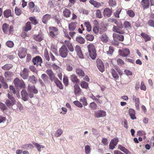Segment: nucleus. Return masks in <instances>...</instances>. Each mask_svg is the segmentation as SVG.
Listing matches in <instances>:
<instances>
[{"label": "nucleus", "mask_w": 154, "mask_h": 154, "mask_svg": "<svg viewBox=\"0 0 154 154\" xmlns=\"http://www.w3.org/2000/svg\"><path fill=\"white\" fill-rule=\"evenodd\" d=\"M44 56L47 60L49 61L50 60V58L47 49H45V51Z\"/></svg>", "instance_id": "864d4df0"}, {"label": "nucleus", "mask_w": 154, "mask_h": 154, "mask_svg": "<svg viewBox=\"0 0 154 154\" xmlns=\"http://www.w3.org/2000/svg\"><path fill=\"white\" fill-rule=\"evenodd\" d=\"M121 29L118 27L114 26L112 29L113 32L119 34H124L125 33V32L124 31L120 30Z\"/></svg>", "instance_id": "bb28decb"}, {"label": "nucleus", "mask_w": 154, "mask_h": 154, "mask_svg": "<svg viewBox=\"0 0 154 154\" xmlns=\"http://www.w3.org/2000/svg\"><path fill=\"white\" fill-rule=\"evenodd\" d=\"M3 15L4 17L5 18H8L10 17L13 16V15L12 14L11 10L10 9H7L4 11L3 12Z\"/></svg>", "instance_id": "6ab92c4d"}, {"label": "nucleus", "mask_w": 154, "mask_h": 154, "mask_svg": "<svg viewBox=\"0 0 154 154\" xmlns=\"http://www.w3.org/2000/svg\"><path fill=\"white\" fill-rule=\"evenodd\" d=\"M89 56L93 60H94L96 57L97 54L96 50L94 45L92 44H90L87 46Z\"/></svg>", "instance_id": "7ed1b4c3"}, {"label": "nucleus", "mask_w": 154, "mask_h": 154, "mask_svg": "<svg viewBox=\"0 0 154 154\" xmlns=\"http://www.w3.org/2000/svg\"><path fill=\"white\" fill-rule=\"evenodd\" d=\"M46 72L48 75L49 79L51 82H53L54 79H56L54 73L53 72L52 70L50 69H48L46 71Z\"/></svg>", "instance_id": "0eeeda50"}, {"label": "nucleus", "mask_w": 154, "mask_h": 154, "mask_svg": "<svg viewBox=\"0 0 154 154\" xmlns=\"http://www.w3.org/2000/svg\"><path fill=\"white\" fill-rule=\"evenodd\" d=\"M89 2L91 5H93L94 7L97 8H99L100 7L102 6L100 3L94 0H90Z\"/></svg>", "instance_id": "b1692460"}, {"label": "nucleus", "mask_w": 154, "mask_h": 154, "mask_svg": "<svg viewBox=\"0 0 154 154\" xmlns=\"http://www.w3.org/2000/svg\"><path fill=\"white\" fill-rule=\"evenodd\" d=\"M31 29V23L29 21H28L26 23L25 26L23 28V31L26 32H27L30 30Z\"/></svg>", "instance_id": "aec40b11"}, {"label": "nucleus", "mask_w": 154, "mask_h": 154, "mask_svg": "<svg viewBox=\"0 0 154 154\" xmlns=\"http://www.w3.org/2000/svg\"><path fill=\"white\" fill-rule=\"evenodd\" d=\"M101 40L103 42L106 43L108 41V37L106 34H103L100 37Z\"/></svg>", "instance_id": "f704fd0d"}, {"label": "nucleus", "mask_w": 154, "mask_h": 154, "mask_svg": "<svg viewBox=\"0 0 154 154\" xmlns=\"http://www.w3.org/2000/svg\"><path fill=\"white\" fill-rule=\"evenodd\" d=\"M28 91L30 92H32L35 94H37L38 92V89L36 88L35 85L30 86L28 85L27 88Z\"/></svg>", "instance_id": "4468645a"}, {"label": "nucleus", "mask_w": 154, "mask_h": 154, "mask_svg": "<svg viewBox=\"0 0 154 154\" xmlns=\"http://www.w3.org/2000/svg\"><path fill=\"white\" fill-rule=\"evenodd\" d=\"M34 146L31 143L23 145L22 146V148L23 149L29 150L33 148Z\"/></svg>", "instance_id": "c85d7f7f"}, {"label": "nucleus", "mask_w": 154, "mask_h": 154, "mask_svg": "<svg viewBox=\"0 0 154 154\" xmlns=\"http://www.w3.org/2000/svg\"><path fill=\"white\" fill-rule=\"evenodd\" d=\"M101 142L104 146L107 145L108 144V139L106 138H102Z\"/></svg>", "instance_id": "69168bd1"}, {"label": "nucleus", "mask_w": 154, "mask_h": 154, "mask_svg": "<svg viewBox=\"0 0 154 154\" xmlns=\"http://www.w3.org/2000/svg\"><path fill=\"white\" fill-rule=\"evenodd\" d=\"M42 60V58L40 56H37L33 58L32 62L34 65H36L37 66L38 65V62Z\"/></svg>", "instance_id": "2eb2a0df"}, {"label": "nucleus", "mask_w": 154, "mask_h": 154, "mask_svg": "<svg viewBox=\"0 0 154 154\" xmlns=\"http://www.w3.org/2000/svg\"><path fill=\"white\" fill-rule=\"evenodd\" d=\"M141 3L142 7L144 10L149 7L150 4L149 0H142Z\"/></svg>", "instance_id": "f3484780"}, {"label": "nucleus", "mask_w": 154, "mask_h": 154, "mask_svg": "<svg viewBox=\"0 0 154 154\" xmlns=\"http://www.w3.org/2000/svg\"><path fill=\"white\" fill-rule=\"evenodd\" d=\"M112 36L114 41H119L123 42L124 40V36L122 35H119L114 33L113 34Z\"/></svg>", "instance_id": "6e6552de"}, {"label": "nucleus", "mask_w": 154, "mask_h": 154, "mask_svg": "<svg viewBox=\"0 0 154 154\" xmlns=\"http://www.w3.org/2000/svg\"><path fill=\"white\" fill-rule=\"evenodd\" d=\"M67 47L69 50L71 52H72L74 51V48L72 43L69 44L68 45L66 46Z\"/></svg>", "instance_id": "4d7b16f0"}, {"label": "nucleus", "mask_w": 154, "mask_h": 154, "mask_svg": "<svg viewBox=\"0 0 154 154\" xmlns=\"http://www.w3.org/2000/svg\"><path fill=\"white\" fill-rule=\"evenodd\" d=\"M37 148V150L38 152L41 151V146L40 144L37 143H35V142H33L32 143Z\"/></svg>", "instance_id": "13d9d810"}, {"label": "nucleus", "mask_w": 154, "mask_h": 154, "mask_svg": "<svg viewBox=\"0 0 154 154\" xmlns=\"http://www.w3.org/2000/svg\"><path fill=\"white\" fill-rule=\"evenodd\" d=\"M75 95L76 96L79 95L81 93V90L78 84H75L74 86Z\"/></svg>", "instance_id": "f8f14e48"}, {"label": "nucleus", "mask_w": 154, "mask_h": 154, "mask_svg": "<svg viewBox=\"0 0 154 154\" xmlns=\"http://www.w3.org/2000/svg\"><path fill=\"white\" fill-rule=\"evenodd\" d=\"M95 112V116L97 118L103 117L106 115V111L103 110H99Z\"/></svg>", "instance_id": "9d476101"}, {"label": "nucleus", "mask_w": 154, "mask_h": 154, "mask_svg": "<svg viewBox=\"0 0 154 154\" xmlns=\"http://www.w3.org/2000/svg\"><path fill=\"white\" fill-rule=\"evenodd\" d=\"M70 79L71 81L75 84H79L80 82V80L78 79L77 76L74 74L70 75Z\"/></svg>", "instance_id": "a211bd4d"}, {"label": "nucleus", "mask_w": 154, "mask_h": 154, "mask_svg": "<svg viewBox=\"0 0 154 154\" xmlns=\"http://www.w3.org/2000/svg\"><path fill=\"white\" fill-rule=\"evenodd\" d=\"M29 19L31 21V23L34 25H36L38 23V22L35 16L30 17H29Z\"/></svg>", "instance_id": "e433bc0d"}, {"label": "nucleus", "mask_w": 154, "mask_h": 154, "mask_svg": "<svg viewBox=\"0 0 154 154\" xmlns=\"http://www.w3.org/2000/svg\"><path fill=\"white\" fill-rule=\"evenodd\" d=\"M51 15L48 14H46L44 15L42 18V22L45 24H46L48 21L50 19Z\"/></svg>", "instance_id": "412c9836"}, {"label": "nucleus", "mask_w": 154, "mask_h": 154, "mask_svg": "<svg viewBox=\"0 0 154 154\" xmlns=\"http://www.w3.org/2000/svg\"><path fill=\"white\" fill-rule=\"evenodd\" d=\"M147 24L149 26L154 27V20H149L147 22Z\"/></svg>", "instance_id": "680f3d73"}, {"label": "nucleus", "mask_w": 154, "mask_h": 154, "mask_svg": "<svg viewBox=\"0 0 154 154\" xmlns=\"http://www.w3.org/2000/svg\"><path fill=\"white\" fill-rule=\"evenodd\" d=\"M114 68L116 70L117 72H118L119 75L121 76L123 74V72L121 71L120 69L117 65H115L114 66Z\"/></svg>", "instance_id": "a18cd8bd"}, {"label": "nucleus", "mask_w": 154, "mask_h": 154, "mask_svg": "<svg viewBox=\"0 0 154 154\" xmlns=\"http://www.w3.org/2000/svg\"><path fill=\"white\" fill-rule=\"evenodd\" d=\"M141 36L144 39L145 42H146L148 41H150L151 39L150 37L147 34L144 32H142L140 34Z\"/></svg>", "instance_id": "cd10ccee"}, {"label": "nucleus", "mask_w": 154, "mask_h": 154, "mask_svg": "<svg viewBox=\"0 0 154 154\" xmlns=\"http://www.w3.org/2000/svg\"><path fill=\"white\" fill-rule=\"evenodd\" d=\"M132 100L135 102V105L136 109L138 110H139L140 103L139 98L138 97H136L134 95H133L132 96Z\"/></svg>", "instance_id": "ddd939ff"}, {"label": "nucleus", "mask_w": 154, "mask_h": 154, "mask_svg": "<svg viewBox=\"0 0 154 154\" xmlns=\"http://www.w3.org/2000/svg\"><path fill=\"white\" fill-rule=\"evenodd\" d=\"M77 23L76 22H72L68 25L69 29L70 31H73L75 29V26Z\"/></svg>", "instance_id": "393cba45"}, {"label": "nucleus", "mask_w": 154, "mask_h": 154, "mask_svg": "<svg viewBox=\"0 0 154 154\" xmlns=\"http://www.w3.org/2000/svg\"><path fill=\"white\" fill-rule=\"evenodd\" d=\"M64 43L65 45H63L60 48L59 51L60 56L63 58H66L67 56L69 51L66 46L70 43L69 41L65 40L64 41Z\"/></svg>", "instance_id": "f03ea898"}, {"label": "nucleus", "mask_w": 154, "mask_h": 154, "mask_svg": "<svg viewBox=\"0 0 154 154\" xmlns=\"http://www.w3.org/2000/svg\"><path fill=\"white\" fill-rule=\"evenodd\" d=\"M108 3L109 5L112 7L115 6L116 5V2L113 0H109L108 1Z\"/></svg>", "instance_id": "3c124183"}, {"label": "nucleus", "mask_w": 154, "mask_h": 154, "mask_svg": "<svg viewBox=\"0 0 154 154\" xmlns=\"http://www.w3.org/2000/svg\"><path fill=\"white\" fill-rule=\"evenodd\" d=\"M80 102H82L84 106H86L88 103L86 98L84 97L82 98H81L79 100Z\"/></svg>", "instance_id": "c03bdc74"}, {"label": "nucleus", "mask_w": 154, "mask_h": 154, "mask_svg": "<svg viewBox=\"0 0 154 154\" xmlns=\"http://www.w3.org/2000/svg\"><path fill=\"white\" fill-rule=\"evenodd\" d=\"M123 25L125 28H131V26L130 23L128 21H125L124 22Z\"/></svg>", "instance_id": "8fccbe9b"}, {"label": "nucleus", "mask_w": 154, "mask_h": 154, "mask_svg": "<svg viewBox=\"0 0 154 154\" xmlns=\"http://www.w3.org/2000/svg\"><path fill=\"white\" fill-rule=\"evenodd\" d=\"M63 133L62 130L60 129H58L55 134V135L56 137H60Z\"/></svg>", "instance_id": "e2e57ef3"}, {"label": "nucleus", "mask_w": 154, "mask_h": 154, "mask_svg": "<svg viewBox=\"0 0 154 154\" xmlns=\"http://www.w3.org/2000/svg\"><path fill=\"white\" fill-rule=\"evenodd\" d=\"M124 72L128 76L132 75V72L129 70L125 69L124 71Z\"/></svg>", "instance_id": "338daca9"}, {"label": "nucleus", "mask_w": 154, "mask_h": 154, "mask_svg": "<svg viewBox=\"0 0 154 154\" xmlns=\"http://www.w3.org/2000/svg\"><path fill=\"white\" fill-rule=\"evenodd\" d=\"M12 72L9 71L5 72L4 73V75L6 78H10L11 76Z\"/></svg>", "instance_id": "6e6d98bb"}, {"label": "nucleus", "mask_w": 154, "mask_h": 154, "mask_svg": "<svg viewBox=\"0 0 154 154\" xmlns=\"http://www.w3.org/2000/svg\"><path fill=\"white\" fill-rule=\"evenodd\" d=\"M53 81H54L56 86L58 87L60 89H63V85L62 82L58 80L57 78L54 79Z\"/></svg>", "instance_id": "4be33fe9"}, {"label": "nucleus", "mask_w": 154, "mask_h": 154, "mask_svg": "<svg viewBox=\"0 0 154 154\" xmlns=\"http://www.w3.org/2000/svg\"><path fill=\"white\" fill-rule=\"evenodd\" d=\"M97 107V104L94 102H93L90 103L89 107L93 110L96 109Z\"/></svg>", "instance_id": "79ce46f5"}, {"label": "nucleus", "mask_w": 154, "mask_h": 154, "mask_svg": "<svg viewBox=\"0 0 154 154\" xmlns=\"http://www.w3.org/2000/svg\"><path fill=\"white\" fill-rule=\"evenodd\" d=\"M13 67V65L11 64H7L2 67V68L5 70H8Z\"/></svg>", "instance_id": "72a5a7b5"}, {"label": "nucleus", "mask_w": 154, "mask_h": 154, "mask_svg": "<svg viewBox=\"0 0 154 154\" xmlns=\"http://www.w3.org/2000/svg\"><path fill=\"white\" fill-rule=\"evenodd\" d=\"M112 13V9H109V8H106L103 10V14L105 17H109L111 16Z\"/></svg>", "instance_id": "1a4fd4ad"}, {"label": "nucleus", "mask_w": 154, "mask_h": 154, "mask_svg": "<svg viewBox=\"0 0 154 154\" xmlns=\"http://www.w3.org/2000/svg\"><path fill=\"white\" fill-rule=\"evenodd\" d=\"M20 82V80L18 78H16L14 80V83L15 86L16 87L17 89L18 88V85Z\"/></svg>", "instance_id": "de8ad7c7"}, {"label": "nucleus", "mask_w": 154, "mask_h": 154, "mask_svg": "<svg viewBox=\"0 0 154 154\" xmlns=\"http://www.w3.org/2000/svg\"><path fill=\"white\" fill-rule=\"evenodd\" d=\"M118 146V149L126 154H131V153L127 149L123 146L121 145H119Z\"/></svg>", "instance_id": "5701e85b"}, {"label": "nucleus", "mask_w": 154, "mask_h": 154, "mask_svg": "<svg viewBox=\"0 0 154 154\" xmlns=\"http://www.w3.org/2000/svg\"><path fill=\"white\" fill-rule=\"evenodd\" d=\"M63 82L65 86H67L69 85V80L67 76L64 75L63 79Z\"/></svg>", "instance_id": "58836bf2"}, {"label": "nucleus", "mask_w": 154, "mask_h": 154, "mask_svg": "<svg viewBox=\"0 0 154 154\" xmlns=\"http://www.w3.org/2000/svg\"><path fill=\"white\" fill-rule=\"evenodd\" d=\"M127 14L131 17H134L135 15V14L134 12L131 10H128L127 11Z\"/></svg>", "instance_id": "37998d69"}, {"label": "nucleus", "mask_w": 154, "mask_h": 154, "mask_svg": "<svg viewBox=\"0 0 154 154\" xmlns=\"http://www.w3.org/2000/svg\"><path fill=\"white\" fill-rule=\"evenodd\" d=\"M119 141V138L117 137L112 139L109 145V149H113L115 148V146L117 144Z\"/></svg>", "instance_id": "39448f33"}, {"label": "nucleus", "mask_w": 154, "mask_h": 154, "mask_svg": "<svg viewBox=\"0 0 154 154\" xmlns=\"http://www.w3.org/2000/svg\"><path fill=\"white\" fill-rule=\"evenodd\" d=\"M111 73L112 77L116 80H118L119 78V76L116 72L114 69H111Z\"/></svg>", "instance_id": "c756f323"}, {"label": "nucleus", "mask_w": 154, "mask_h": 154, "mask_svg": "<svg viewBox=\"0 0 154 154\" xmlns=\"http://www.w3.org/2000/svg\"><path fill=\"white\" fill-rule=\"evenodd\" d=\"M15 13L17 15H20L22 13L21 10L20 8H19L17 7H16L15 8Z\"/></svg>", "instance_id": "603ef678"}, {"label": "nucleus", "mask_w": 154, "mask_h": 154, "mask_svg": "<svg viewBox=\"0 0 154 154\" xmlns=\"http://www.w3.org/2000/svg\"><path fill=\"white\" fill-rule=\"evenodd\" d=\"M29 69L33 72H36L37 73L38 71L36 70V69L35 67L33 65L30 66H29Z\"/></svg>", "instance_id": "774afa93"}, {"label": "nucleus", "mask_w": 154, "mask_h": 154, "mask_svg": "<svg viewBox=\"0 0 154 154\" xmlns=\"http://www.w3.org/2000/svg\"><path fill=\"white\" fill-rule=\"evenodd\" d=\"M80 85L83 88L87 89L89 87L88 83L85 81H81Z\"/></svg>", "instance_id": "4c0bfd02"}, {"label": "nucleus", "mask_w": 154, "mask_h": 154, "mask_svg": "<svg viewBox=\"0 0 154 154\" xmlns=\"http://www.w3.org/2000/svg\"><path fill=\"white\" fill-rule=\"evenodd\" d=\"M21 94L22 96V99L24 101H26L28 100L29 95L26 90L23 89L21 92Z\"/></svg>", "instance_id": "9b49d317"}, {"label": "nucleus", "mask_w": 154, "mask_h": 154, "mask_svg": "<svg viewBox=\"0 0 154 154\" xmlns=\"http://www.w3.org/2000/svg\"><path fill=\"white\" fill-rule=\"evenodd\" d=\"M118 52L119 53H126L128 54H129L130 53V50L128 48H123L122 49H119Z\"/></svg>", "instance_id": "2f4dec72"}, {"label": "nucleus", "mask_w": 154, "mask_h": 154, "mask_svg": "<svg viewBox=\"0 0 154 154\" xmlns=\"http://www.w3.org/2000/svg\"><path fill=\"white\" fill-rule=\"evenodd\" d=\"M97 66L99 70L103 72L105 71V66L104 64L102 61L99 58L97 59L96 61Z\"/></svg>", "instance_id": "20e7f679"}, {"label": "nucleus", "mask_w": 154, "mask_h": 154, "mask_svg": "<svg viewBox=\"0 0 154 154\" xmlns=\"http://www.w3.org/2000/svg\"><path fill=\"white\" fill-rule=\"evenodd\" d=\"M90 147L88 145L85 146V152L86 154H88L90 152Z\"/></svg>", "instance_id": "052dcab7"}, {"label": "nucleus", "mask_w": 154, "mask_h": 154, "mask_svg": "<svg viewBox=\"0 0 154 154\" xmlns=\"http://www.w3.org/2000/svg\"><path fill=\"white\" fill-rule=\"evenodd\" d=\"M73 103L75 106L81 108L83 107V105L82 103L78 100L73 101Z\"/></svg>", "instance_id": "09e8293b"}, {"label": "nucleus", "mask_w": 154, "mask_h": 154, "mask_svg": "<svg viewBox=\"0 0 154 154\" xmlns=\"http://www.w3.org/2000/svg\"><path fill=\"white\" fill-rule=\"evenodd\" d=\"M63 15L66 17H69L71 14V11L66 8H65L64 11H63Z\"/></svg>", "instance_id": "c9c22d12"}, {"label": "nucleus", "mask_w": 154, "mask_h": 154, "mask_svg": "<svg viewBox=\"0 0 154 154\" xmlns=\"http://www.w3.org/2000/svg\"><path fill=\"white\" fill-rule=\"evenodd\" d=\"M19 53L18 56L20 59L24 58L26 54V49L24 48H21L19 49L18 51Z\"/></svg>", "instance_id": "423d86ee"}, {"label": "nucleus", "mask_w": 154, "mask_h": 154, "mask_svg": "<svg viewBox=\"0 0 154 154\" xmlns=\"http://www.w3.org/2000/svg\"><path fill=\"white\" fill-rule=\"evenodd\" d=\"M96 17L99 18H102V16L100 10L98 9L96 10Z\"/></svg>", "instance_id": "5fc2aeb1"}, {"label": "nucleus", "mask_w": 154, "mask_h": 154, "mask_svg": "<svg viewBox=\"0 0 154 154\" xmlns=\"http://www.w3.org/2000/svg\"><path fill=\"white\" fill-rule=\"evenodd\" d=\"M33 38L36 41L40 42L43 39V37L41 34H34L33 36Z\"/></svg>", "instance_id": "dca6fc26"}, {"label": "nucleus", "mask_w": 154, "mask_h": 154, "mask_svg": "<svg viewBox=\"0 0 154 154\" xmlns=\"http://www.w3.org/2000/svg\"><path fill=\"white\" fill-rule=\"evenodd\" d=\"M75 40L78 43L82 44H84L85 42V40L81 36H77L76 37Z\"/></svg>", "instance_id": "473e14b6"}, {"label": "nucleus", "mask_w": 154, "mask_h": 154, "mask_svg": "<svg viewBox=\"0 0 154 154\" xmlns=\"http://www.w3.org/2000/svg\"><path fill=\"white\" fill-rule=\"evenodd\" d=\"M5 45L8 48H12L14 46V44L12 41L9 40L6 42Z\"/></svg>", "instance_id": "ea45409f"}, {"label": "nucleus", "mask_w": 154, "mask_h": 154, "mask_svg": "<svg viewBox=\"0 0 154 154\" xmlns=\"http://www.w3.org/2000/svg\"><path fill=\"white\" fill-rule=\"evenodd\" d=\"M99 28V33L100 34H102L103 32L106 31L107 28L106 27L104 26L103 23L101 24Z\"/></svg>", "instance_id": "a878e982"}, {"label": "nucleus", "mask_w": 154, "mask_h": 154, "mask_svg": "<svg viewBox=\"0 0 154 154\" xmlns=\"http://www.w3.org/2000/svg\"><path fill=\"white\" fill-rule=\"evenodd\" d=\"M85 37L87 40L90 41H93L94 39V36L93 35L90 34H87Z\"/></svg>", "instance_id": "a19ab883"}, {"label": "nucleus", "mask_w": 154, "mask_h": 154, "mask_svg": "<svg viewBox=\"0 0 154 154\" xmlns=\"http://www.w3.org/2000/svg\"><path fill=\"white\" fill-rule=\"evenodd\" d=\"M76 73L79 76L82 77L85 76V73L84 71L80 68H77L76 69Z\"/></svg>", "instance_id": "7c9ffc66"}, {"label": "nucleus", "mask_w": 154, "mask_h": 154, "mask_svg": "<svg viewBox=\"0 0 154 154\" xmlns=\"http://www.w3.org/2000/svg\"><path fill=\"white\" fill-rule=\"evenodd\" d=\"M8 26V25L6 23L3 24L2 26V30L5 33Z\"/></svg>", "instance_id": "bf43d9fd"}, {"label": "nucleus", "mask_w": 154, "mask_h": 154, "mask_svg": "<svg viewBox=\"0 0 154 154\" xmlns=\"http://www.w3.org/2000/svg\"><path fill=\"white\" fill-rule=\"evenodd\" d=\"M137 134L139 136H142L143 135H145L146 134V133L143 130H139L137 131Z\"/></svg>", "instance_id": "0e129e2a"}, {"label": "nucleus", "mask_w": 154, "mask_h": 154, "mask_svg": "<svg viewBox=\"0 0 154 154\" xmlns=\"http://www.w3.org/2000/svg\"><path fill=\"white\" fill-rule=\"evenodd\" d=\"M122 9L119 8L116 11V12L114 13V15L116 18L119 17V14L121 12Z\"/></svg>", "instance_id": "49530a36"}, {"label": "nucleus", "mask_w": 154, "mask_h": 154, "mask_svg": "<svg viewBox=\"0 0 154 154\" xmlns=\"http://www.w3.org/2000/svg\"><path fill=\"white\" fill-rule=\"evenodd\" d=\"M7 96L8 99H7L5 101L6 105L0 102V109L3 112L7 109V107L12 106L16 104V100L12 95L8 93Z\"/></svg>", "instance_id": "f257e3e1"}]
</instances>
